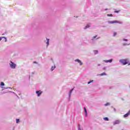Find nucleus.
Returning a JSON list of instances; mask_svg holds the SVG:
<instances>
[{
    "label": "nucleus",
    "mask_w": 130,
    "mask_h": 130,
    "mask_svg": "<svg viewBox=\"0 0 130 130\" xmlns=\"http://www.w3.org/2000/svg\"><path fill=\"white\" fill-rule=\"evenodd\" d=\"M120 62H121L123 66H125V64H127L128 63V61L127 59H123L119 60Z\"/></svg>",
    "instance_id": "1"
},
{
    "label": "nucleus",
    "mask_w": 130,
    "mask_h": 130,
    "mask_svg": "<svg viewBox=\"0 0 130 130\" xmlns=\"http://www.w3.org/2000/svg\"><path fill=\"white\" fill-rule=\"evenodd\" d=\"M109 24H122L121 21H118L117 20H114L111 21H108Z\"/></svg>",
    "instance_id": "2"
},
{
    "label": "nucleus",
    "mask_w": 130,
    "mask_h": 130,
    "mask_svg": "<svg viewBox=\"0 0 130 130\" xmlns=\"http://www.w3.org/2000/svg\"><path fill=\"white\" fill-rule=\"evenodd\" d=\"M10 66L12 69H16V64L12 61H10Z\"/></svg>",
    "instance_id": "3"
},
{
    "label": "nucleus",
    "mask_w": 130,
    "mask_h": 130,
    "mask_svg": "<svg viewBox=\"0 0 130 130\" xmlns=\"http://www.w3.org/2000/svg\"><path fill=\"white\" fill-rule=\"evenodd\" d=\"M36 94H38V97H39L40 96L41 94L42 93V91L41 90L36 91Z\"/></svg>",
    "instance_id": "4"
},
{
    "label": "nucleus",
    "mask_w": 130,
    "mask_h": 130,
    "mask_svg": "<svg viewBox=\"0 0 130 130\" xmlns=\"http://www.w3.org/2000/svg\"><path fill=\"white\" fill-rule=\"evenodd\" d=\"M119 123H120V121H119V120H117L114 122V125L119 124Z\"/></svg>",
    "instance_id": "5"
},
{
    "label": "nucleus",
    "mask_w": 130,
    "mask_h": 130,
    "mask_svg": "<svg viewBox=\"0 0 130 130\" xmlns=\"http://www.w3.org/2000/svg\"><path fill=\"white\" fill-rule=\"evenodd\" d=\"M129 114H130V111H129L126 114L124 115V117H127V116H128Z\"/></svg>",
    "instance_id": "6"
},
{
    "label": "nucleus",
    "mask_w": 130,
    "mask_h": 130,
    "mask_svg": "<svg viewBox=\"0 0 130 130\" xmlns=\"http://www.w3.org/2000/svg\"><path fill=\"white\" fill-rule=\"evenodd\" d=\"M75 61H77V62H79V63H80V66H82V64H83V63L82 62V61H81L80 60V59H76L75 60Z\"/></svg>",
    "instance_id": "7"
},
{
    "label": "nucleus",
    "mask_w": 130,
    "mask_h": 130,
    "mask_svg": "<svg viewBox=\"0 0 130 130\" xmlns=\"http://www.w3.org/2000/svg\"><path fill=\"white\" fill-rule=\"evenodd\" d=\"M105 62H112V59L107 60H104Z\"/></svg>",
    "instance_id": "8"
},
{
    "label": "nucleus",
    "mask_w": 130,
    "mask_h": 130,
    "mask_svg": "<svg viewBox=\"0 0 130 130\" xmlns=\"http://www.w3.org/2000/svg\"><path fill=\"white\" fill-rule=\"evenodd\" d=\"M73 91H74V88H72L70 91V93H69V96H71V94H72V92H73Z\"/></svg>",
    "instance_id": "9"
},
{
    "label": "nucleus",
    "mask_w": 130,
    "mask_h": 130,
    "mask_svg": "<svg viewBox=\"0 0 130 130\" xmlns=\"http://www.w3.org/2000/svg\"><path fill=\"white\" fill-rule=\"evenodd\" d=\"M84 111L85 112V116H87V109H86L85 108H84Z\"/></svg>",
    "instance_id": "10"
},
{
    "label": "nucleus",
    "mask_w": 130,
    "mask_h": 130,
    "mask_svg": "<svg viewBox=\"0 0 130 130\" xmlns=\"http://www.w3.org/2000/svg\"><path fill=\"white\" fill-rule=\"evenodd\" d=\"M104 119L105 120V121H108V120H109V119H108L107 117L104 118Z\"/></svg>",
    "instance_id": "11"
},
{
    "label": "nucleus",
    "mask_w": 130,
    "mask_h": 130,
    "mask_svg": "<svg viewBox=\"0 0 130 130\" xmlns=\"http://www.w3.org/2000/svg\"><path fill=\"white\" fill-rule=\"evenodd\" d=\"M100 76H106V73H102V74H101L100 75Z\"/></svg>",
    "instance_id": "12"
},
{
    "label": "nucleus",
    "mask_w": 130,
    "mask_h": 130,
    "mask_svg": "<svg viewBox=\"0 0 130 130\" xmlns=\"http://www.w3.org/2000/svg\"><path fill=\"white\" fill-rule=\"evenodd\" d=\"M87 28H90V25L87 24L84 28V29H87Z\"/></svg>",
    "instance_id": "13"
},
{
    "label": "nucleus",
    "mask_w": 130,
    "mask_h": 130,
    "mask_svg": "<svg viewBox=\"0 0 130 130\" xmlns=\"http://www.w3.org/2000/svg\"><path fill=\"white\" fill-rule=\"evenodd\" d=\"M3 38H5V39H6V40H7V38H6V37H0V41H1L2 39H3Z\"/></svg>",
    "instance_id": "14"
},
{
    "label": "nucleus",
    "mask_w": 130,
    "mask_h": 130,
    "mask_svg": "<svg viewBox=\"0 0 130 130\" xmlns=\"http://www.w3.org/2000/svg\"><path fill=\"white\" fill-rule=\"evenodd\" d=\"M47 45H48V44H49V39H47Z\"/></svg>",
    "instance_id": "15"
},
{
    "label": "nucleus",
    "mask_w": 130,
    "mask_h": 130,
    "mask_svg": "<svg viewBox=\"0 0 130 130\" xmlns=\"http://www.w3.org/2000/svg\"><path fill=\"white\" fill-rule=\"evenodd\" d=\"M94 54H97L98 53V50H94Z\"/></svg>",
    "instance_id": "16"
},
{
    "label": "nucleus",
    "mask_w": 130,
    "mask_h": 130,
    "mask_svg": "<svg viewBox=\"0 0 130 130\" xmlns=\"http://www.w3.org/2000/svg\"><path fill=\"white\" fill-rule=\"evenodd\" d=\"M20 121V119H16V123H19V122Z\"/></svg>",
    "instance_id": "17"
},
{
    "label": "nucleus",
    "mask_w": 130,
    "mask_h": 130,
    "mask_svg": "<svg viewBox=\"0 0 130 130\" xmlns=\"http://www.w3.org/2000/svg\"><path fill=\"white\" fill-rule=\"evenodd\" d=\"M105 105V106H108V105H110V104L109 103H107Z\"/></svg>",
    "instance_id": "18"
},
{
    "label": "nucleus",
    "mask_w": 130,
    "mask_h": 130,
    "mask_svg": "<svg viewBox=\"0 0 130 130\" xmlns=\"http://www.w3.org/2000/svg\"><path fill=\"white\" fill-rule=\"evenodd\" d=\"M1 86H5V83L1 82Z\"/></svg>",
    "instance_id": "19"
},
{
    "label": "nucleus",
    "mask_w": 130,
    "mask_h": 130,
    "mask_svg": "<svg viewBox=\"0 0 130 130\" xmlns=\"http://www.w3.org/2000/svg\"><path fill=\"white\" fill-rule=\"evenodd\" d=\"M108 17H112V14H108Z\"/></svg>",
    "instance_id": "20"
},
{
    "label": "nucleus",
    "mask_w": 130,
    "mask_h": 130,
    "mask_svg": "<svg viewBox=\"0 0 130 130\" xmlns=\"http://www.w3.org/2000/svg\"><path fill=\"white\" fill-rule=\"evenodd\" d=\"M54 69H55V67L53 68V67H51V71H53V70H54Z\"/></svg>",
    "instance_id": "21"
},
{
    "label": "nucleus",
    "mask_w": 130,
    "mask_h": 130,
    "mask_svg": "<svg viewBox=\"0 0 130 130\" xmlns=\"http://www.w3.org/2000/svg\"><path fill=\"white\" fill-rule=\"evenodd\" d=\"M116 34H117V33L115 32H114L113 36H116Z\"/></svg>",
    "instance_id": "22"
},
{
    "label": "nucleus",
    "mask_w": 130,
    "mask_h": 130,
    "mask_svg": "<svg viewBox=\"0 0 130 130\" xmlns=\"http://www.w3.org/2000/svg\"><path fill=\"white\" fill-rule=\"evenodd\" d=\"M92 82H93V80L91 81H89V82H88L87 84H91V83H92Z\"/></svg>",
    "instance_id": "23"
},
{
    "label": "nucleus",
    "mask_w": 130,
    "mask_h": 130,
    "mask_svg": "<svg viewBox=\"0 0 130 130\" xmlns=\"http://www.w3.org/2000/svg\"><path fill=\"white\" fill-rule=\"evenodd\" d=\"M114 13H119V11H115Z\"/></svg>",
    "instance_id": "24"
},
{
    "label": "nucleus",
    "mask_w": 130,
    "mask_h": 130,
    "mask_svg": "<svg viewBox=\"0 0 130 130\" xmlns=\"http://www.w3.org/2000/svg\"><path fill=\"white\" fill-rule=\"evenodd\" d=\"M97 37V36H94L93 37V39H95V38H96Z\"/></svg>",
    "instance_id": "25"
},
{
    "label": "nucleus",
    "mask_w": 130,
    "mask_h": 130,
    "mask_svg": "<svg viewBox=\"0 0 130 130\" xmlns=\"http://www.w3.org/2000/svg\"><path fill=\"white\" fill-rule=\"evenodd\" d=\"M123 41H126V42H127V39H123Z\"/></svg>",
    "instance_id": "26"
},
{
    "label": "nucleus",
    "mask_w": 130,
    "mask_h": 130,
    "mask_svg": "<svg viewBox=\"0 0 130 130\" xmlns=\"http://www.w3.org/2000/svg\"><path fill=\"white\" fill-rule=\"evenodd\" d=\"M34 63H37V62L34 61Z\"/></svg>",
    "instance_id": "27"
},
{
    "label": "nucleus",
    "mask_w": 130,
    "mask_h": 130,
    "mask_svg": "<svg viewBox=\"0 0 130 130\" xmlns=\"http://www.w3.org/2000/svg\"><path fill=\"white\" fill-rule=\"evenodd\" d=\"M78 126H79V127H80V124H78Z\"/></svg>",
    "instance_id": "28"
},
{
    "label": "nucleus",
    "mask_w": 130,
    "mask_h": 130,
    "mask_svg": "<svg viewBox=\"0 0 130 130\" xmlns=\"http://www.w3.org/2000/svg\"><path fill=\"white\" fill-rule=\"evenodd\" d=\"M105 10H106H106H107V9H106Z\"/></svg>",
    "instance_id": "29"
},
{
    "label": "nucleus",
    "mask_w": 130,
    "mask_h": 130,
    "mask_svg": "<svg viewBox=\"0 0 130 130\" xmlns=\"http://www.w3.org/2000/svg\"><path fill=\"white\" fill-rule=\"evenodd\" d=\"M99 66H100V64H99Z\"/></svg>",
    "instance_id": "30"
}]
</instances>
